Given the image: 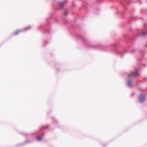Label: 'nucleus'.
I'll return each instance as SVG.
<instances>
[{
	"instance_id": "f03ea898",
	"label": "nucleus",
	"mask_w": 147,
	"mask_h": 147,
	"mask_svg": "<svg viewBox=\"0 0 147 147\" xmlns=\"http://www.w3.org/2000/svg\"><path fill=\"white\" fill-rule=\"evenodd\" d=\"M22 32V30H18L16 31L14 33V35H17L19 33Z\"/></svg>"
},
{
	"instance_id": "f257e3e1",
	"label": "nucleus",
	"mask_w": 147,
	"mask_h": 147,
	"mask_svg": "<svg viewBox=\"0 0 147 147\" xmlns=\"http://www.w3.org/2000/svg\"><path fill=\"white\" fill-rule=\"evenodd\" d=\"M139 76V74L138 73V71L137 70L135 72H132L131 74L129 75V78L137 77L138 76Z\"/></svg>"
},
{
	"instance_id": "20e7f679",
	"label": "nucleus",
	"mask_w": 147,
	"mask_h": 147,
	"mask_svg": "<svg viewBox=\"0 0 147 147\" xmlns=\"http://www.w3.org/2000/svg\"><path fill=\"white\" fill-rule=\"evenodd\" d=\"M144 98H143L142 99V97L140 96L139 98V101L140 102H142L143 101V100H144Z\"/></svg>"
},
{
	"instance_id": "423d86ee",
	"label": "nucleus",
	"mask_w": 147,
	"mask_h": 147,
	"mask_svg": "<svg viewBox=\"0 0 147 147\" xmlns=\"http://www.w3.org/2000/svg\"><path fill=\"white\" fill-rule=\"evenodd\" d=\"M128 85L129 86H131V81H129L128 82Z\"/></svg>"
},
{
	"instance_id": "1a4fd4ad",
	"label": "nucleus",
	"mask_w": 147,
	"mask_h": 147,
	"mask_svg": "<svg viewBox=\"0 0 147 147\" xmlns=\"http://www.w3.org/2000/svg\"><path fill=\"white\" fill-rule=\"evenodd\" d=\"M64 14H65V16H66V15H67V13L65 12V13H64Z\"/></svg>"
},
{
	"instance_id": "6e6552de",
	"label": "nucleus",
	"mask_w": 147,
	"mask_h": 147,
	"mask_svg": "<svg viewBox=\"0 0 147 147\" xmlns=\"http://www.w3.org/2000/svg\"><path fill=\"white\" fill-rule=\"evenodd\" d=\"M30 28V27H26V29H25V30H26L29 28Z\"/></svg>"
},
{
	"instance_id": "7ed1b4c3",
	"label": "nucleus",
	"mask_w": 147,
	"mask_h": 147,
	"mask_svg": "<svg viewBox=\"0 0 147 147\" xmlns=\"http://www.w3.org/2000/svg\"><path fill=\"white\" fill-rule=\"evenodd\" d=\"M59 5L60 6L61 8H63V7L64 5L63 3L62 2H60L59 3Z\"/></svg>"
},
{
	"instance_id": "39448f33",
	"label": "nucleus",
	"mask_w": 147,
	"mask_h": 147,
	"mask_svg": "<svg viewBox=\"0 0 147 147\" xmlns=\"http://www.w3.org/2000/svg\"><path fill=\"white\" fill-rule=\"evenodd\" d=\"M142 35L143 36L146 35H147V32H143L142 33Z\"/></svg>"
},
{
	"instance_id": "0eeeda50",
	"label": "nucleus",
	"mask_w": 147,
	"mask_h": 147,
	"mask_svg": "<svg viewBox=\"0 0 147 147\" xmlns=\"http://www.w3.org/2000/svg\"><path fill=\"white\" fill-rule=\"evenodd\" d=\"M37 140H41V138L40 137V136H38Z\"/></svg>"
}]
</instances>
